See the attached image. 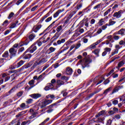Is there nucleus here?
<instances>
[{
  "label": "nucleus",
  "mask_w": 125,
  "mask_h": 125,
  "mask_svg": "<svg viewBox=\"0 0 125 125\" xmlns=\"http://www.w3.org/2000/svg\"><path fill=\"white\" fill-rule=\"evenodd\" d=\"M95 23V20L94 19H92L90 21V24L91 25H93V24H94Z\"/></svg>",
  "instance_id": "774afa93"
},
{
  "label": "nucleus",
  "mask_w": 125,
  "mask_h": 125,
  "mask_svg": "<svg viewBox=\"0 0 125 125\" xmlns=\"http://www.w3.org/2000/svg\"><path fill=\"white\" fill-rule=\"evenodd\" d=\"M39 113L38 112H33L32 113V116H30V119H33V118H35L36 117V115H38Z\"/></svg>",
  "instance_id": "ea45409f"
},
{
  "label": "nucleus",
  "mask_w": 125,
  "mask_h": 125,
  "mask_svg": "<svg viewBox=\"0 0 125 125\" xmlns=\"http://www.w3.org/2000/svg\"><path fill=\"white\" fill-rule=\"evenodd\" d=\"M111 50H112V49H111L110 48L106 47L105 48H104V51L106 52H110Z\"/></svg>",
  "instance_id": "864d4df0"
},
{
  "label": "nucleus",
  "mask_w": 125,
  "mask_h": 125,
  "mask_svg": "<svg viewBox=\"0 0 125 125\" xmlns=\"http://www.w3.org/2000/svg\"><path fill=\"white\" fill-rule=\"evenodd\" d=\"M118 102H119L118 101V100H114L112 102V104H113V105H117Z\"/></svg>",
  "instance_id": "69168bd1"
},
{
  "label": "nucleus",
  "mask_w": 125,
  "mask_h": 125,
  "mask_svg": "<svg viewBox=\"0 0 125 125\" xmlns=\"http://www.w3.org/2000/svg\"><path fill=\"white\" fill-rule=\"evenodd\" d=\"M70 34H72V30H69L68 31H66L65 32L64 34L65 36H68L69 35H70Z\"/></svg>",
  "instance_id": "58836bf2"
},
{
  "label": "nucleus",
  "mask_w": 125,
  "mask_h": 125,
  "mask_svg": "<svg viewBox=\"0 0 125 125\" xmlns=\"http://www.w3.org/2000/svg\"><path fill=\"white\" fill-rule=\"evenodd\" d=\"M61 80L62 81H68L69 78L65 76H63L61 77Z\"/></svg>",
  "instance_id": "37998d69"
},
{
  "label": "nucleus",
  "mask_w": 125,
  "mask_h": 125,
  "mask_svg": "<svg viewBox=\"0 0 125 125\" xmlns=\"http://www.w3.org/2000/svg\"><path fill=\"white\" fill-rule=\"evenodd\" d=\"M120 36L118 35H114L113 36V39L115 41H118V40H120Z\"/></svg>",
  "instance_id": "c03bdc74"
},
{
  "label": "nucleus",
  "mask_w": 125,
  "mask_h": 125,
  "mask_svg": "<svg viewBox=\"0 0 125 125\" xmlns=\"http://www.w3.org/2000/svg\"><path fill=\"white\" fill-rule=\"evenodd\" d=\"M57 85H59V86H61V85H63V84L65 83V82L60 80H59L57 81Z\"/></svg>",
  "instance_id": "dca6fc26"
},
{
  "label": "nucleus",
  "mask_w": 125,
  "mask_h": 125,
  "mask_svg": "<svg viewBox=\"0 0 125 125\" xmlns=\"http://www.w3.org/2000/svg\"><path fill=\"white\" fill-rule=\"evenodd\" d=\"M33 101H34V100L32 99H27L26 101V103L27 104H32V103H33Z\"/></svg>",
  "instance_id": "393cba45"
},
{
  "label": "nucleus",
  "mask_w": 125,
  "mask_h": 125,
  "mask_svg": "<svg viewBox=\"0 0 125 125\" xmlns=\"http://www.w3.org/2000/svg\"><path fill=\"white\" fill-rule=\"evenodd\" d=\"M101 6V4H99L97 5L96 6H94L93 9H97V8H100Z\"/></svg>",
  "instance_id": "4d7b16f0"
},
{
  "label": "nucleus",
  "mask_w": 125,
  "mask_h": 125,
  "mask_svg": "<svg viewBox=\"0 0 125 125\" xmlns=\"http://www.w3.org/2000/svg\"><path fill=\"white\" fill-rule=\"evenodd\" d=\"M65 41L66 40H65V39H62L61 40H58L57 42V43L58 45H59L61 44L62 43H64V42H65Z\"/></svg>",
  "instance_id": "f3484780"
},
{
  "label": "nucleus",
  "mask_w": 125,
  "mask_h": 125,
  "mask_svg": "<svg viewBox=\"0 0 125 125\" xmlns=\"http://www.w3.org/2000/svg\"><path fill=\"white\" fill-rule=\"evenodd\" d=\"M51 20H52V17H50L48 18L47 19H46L45 20V21L46 22V23H48V22H50Z\"/></svg>",
  "instance_id": "a19ab883"
},
{
  "label": "nucleus",
  "mask_w": 125,
  "mask_h": 125,
  "mask_svg": "<svg viewBox=\"0 0 125 125\" xmlns=\"http://www.w3.org/2000/svg\"><path fill=\"white\" fill-rule=\"evenodd\" d=\"M16 27V23H12L10 25V29H13Z\"/></svg>",
  "instance_id": "09e8293b"
},
{
  "label": "nucleus",
  "mask_w": 125,
  "mask_h": 125,
  "mask_svg": "<svg viewBox=\"0 0 125 125\" xmlns=\"http://www.w3.org/2000/svg\"><path fill=\"white\" fill-rule=\"evenodd\" d=\"M119 52V50L115 49L113 50L112 52L111 53V56H114L115 54H118Z\"/></svg>",
  "instance_id": "412c9836"
},
{
  "label": "nucleus",
  "mask_w": 125,
  "mask_h": 125,
  "mask_svg": "<svg viewBox=\"0 0 125 125\" xmlns=\"http://www.w3.org/2000/svg\"><path fill=\"white\" fill-rule=\"evenodd\" d=\"M112 124V120H108L107 121L106 125H111Z\"/></svg>",
  "instance_id": "680f3d73"
},
{
  "label": "nucleus",
  "mask_w": 125,
  "mask_h": 125,
  "mask_svg": "<svg viewBox=\"0 0 125 125\" xmlns=\"http://www.w3.org/2000/svg\"><path fill=\"white\" fill-rule=\"evenodd\" d=\"M37 42L38 45L41 46L42 43H45V40H44V38H40Z\"/></svg>",
  "instance_id": "9b49d317"
},
{
  "label": "nucleus",
  "mask_w": 125,
  "mask_h": 125,
  "mask_svg": "<svg viewBox=\"0 0 125 125\" xmlns=\"http://www.w3.org/2000/svg\"><path fill=\"white\" fill-rule=\"evenodd\" d=\"M17 88H18V87L17 86L13 87L10 91H9V93H12V92H13V91H14V90H15L16 89H17Z\"/></svg>",
  "instance_id": "7c9ffc66"
},
{
  "label": "nucleus",
  "mask_w": 125,
  "mask_h": 125,
  "mask_svg": "<svg viewBox=\"0 0 125 125\" xmlns=\"http://www.w3.org/2000/svg\"><path fill=\"white\" fill-rule=\"evenodd\" d=\"M22 94H23V92L21 91L17 93V96H18V97H21Z\"/></svg>",
  "instance_id": "3c124183"
},
{
  "label": "nucleus",
  "mask_w": 125,
  "mask_h": 125,
  "mask_svg": "<svg viewBox=\"0 0 125 125\" xmlns=\"http://www.w3.org/2000/svg\"><path fill=\"white\" fill-rule=\"evenodd\" d=\"M39 62L36 61L34 64H33V67H36L38 65H40Z\"/></svg>",
  "instance_id": "13d9d810"
},
{
  "label": "nucleus",
  "mask_w": 125,
  "mask_h": 125,
  "mask_svg": "<svg viewBox=\"0 0 125 125\" xmlns=\"http://www.w3.org/2000/svg\"><path fill=\"white\" fill-rule=\"evenodd\" d=\"M118 35H121V36H125V29H121L118 31Z\"/></svg>",
  "instance_id": "4468645a"
},
{
  "label": "nucleus",
  "mask_w": 125,
  "mask_h": 125,
  "mask_svg": "<svg viewBox=\"0 0 125 125\" xmlns=\"http://www.w3.org/2000/svg\"><path fill=\"white\" fill-rule=\"evenodd\" d=\"M56 48H54L53 47H50L49 48V50L50 51V52L49 53H52V52H54V51H55Z\"/></svg>",
  "instance_id": "bb28decb"
},
{
  "label": "nucleus",
  "mask_w": 125,
  "mask_h": 125,
  "mask_svg": "<svg viewBox=\"0 0 125 125\" xmlns=\"http://www.w3.org/2000/svg\"><path fill=\"white\" fill-rule=\"evenodd\" d=\"M44 89L46 90V91L50 90V89H54V84L48 83L47 84V86L44 87Z\"/></svg>",
  "instance_id": "39448f33"
},
{
  "label": "nucleus",
  "mask_w": 125,
  "mask_h": 125,
  "mask_svg": "<svg viewBox=\"0 0 125 125\" xmlns=\"http://www.w3.org/2000/svg\"><path fill=\"white\" fill-rule=\"evenodd\" d=\"M30 97L33 98V99H38L40 97H42V95L39 93H34L29 95Z\"/></svg>",
  "instance_id": "6e6552de"
},
{
  "label": "nucleus",
  "mask_w": 125,
  "mask_h": 125,
  "mask_svg": "<svg viewBox=\"0 0 125 125\" xmlns=\"http://www.w3.org/2000/svg\"><path fill=\"white\" fill-rule=\"evenodd\" d=\"M82 62L81 65L83 69L86 68V67H89V63H91V60L89 59H84L80 61Z\"/></svg>",
  "instance_id": "f03ea898"
},
{
  "label": "nucleus",
  "mask_w": 125,
  "mask_h": 125,
  "mask_svg": "<svg viewBox=\"0 0 125 125\" xmlns=\"http://www.w3.org/2000/svg\"><path fill=\"white\" fill-rule=\"evenodd\" d=\"M35 38H36V35L34 34H30L29 36L30 41H32Z\"/></svg>",
  "instance_id": "b1692460"
},
{
  "label": "nucleus",
  "mask_w": 125,
  "mask_h": 125,
  "mask_svg": "<svg viewBox=\"0 0 125 125\" xmlns=\"http://www.w3.org/2000/svg\"><path fill=\"white\" fill-rule=\"evenodd\" d=\"M110 42L109 40H106L104 42H102L103 44L105 43V44H106V45H108V44H109V43H110Z\"/></svg>",
  "instance_id": "e2e57ef3"
},
{
  "label": "nucleus",
  "mask_w": 125,
  "mask_h": 125,
  "mask_svg": "<svg viewBox=\"0 0 125 125\" xmlns=\"http://www.w3.org/2000/svg\"><path fill=\"white\" fill-rule=\"evenodd\" d=\"M125 64V61H121L118 63V65L116 67V68H117V69L119 70L120 69V68H121V67H123V65H124Z\"/></svg>",
  "instance_id": "ddd939ff"
},
{
  "label": "nucleus",
  "mask_w": 125,
  "mask_h": 125,
  "mask_svg": "<svg viewBox=\"0 0 125 125\" xmlns=\"http://www.w3.org/2000/svg\"><path fill=\"white\" fill-rule=\"evenodd\" d=\"M45 102H46L47 105H48L51 103H52V100H45Z\"/></svg>",
  "instance_id": "49530a36"
},
{
  "label": "nucleus",
  "mask_w": 125,
  "mask_h": 125,
  "mask_svg": "<svg viewBox=\"0 0 125 125\" xmlns=\"http://www.w3.org/2000/svg\"><path fill=\"white\" fill-rule=\"evenodd\" d=\"M65 72L67 75H72L73 74V69L68 66L66 67Z\"/></svg>",
  "instance_id": "f8f14e48"
},
{
  "label": "nucleus",
  "mask_w": 125,
  "mask_h": 125,
  "mask_svg": "<svg viewBox=\"0 0 125 125\" xmlns=\"http://www.w3.org/2000/svg\"><path fill=\"white\" fill-rule=\"evenodd\" d=\"M9 51L12 56H15L16 53H17V50L14 48H11Z\"/></svg>",
  "instance_id": "1a4fd4ad"
},
{
  "label": "nucleus",
  "mask_w": 125,
  "mask_h": 125,
  "mask_svg": "<svg viewBox=\"0 0 125 125\" xmlns=\"http://www.w3.org/2000/svg\"><path fill=\"white\" fill-rule=\"evenodd\" d=\"M42 24H38L34 26L33 28V32H35V33H37L40 30V29L42 28Z\"/></svg>",
  "instance_id": "9d476101"
},
{
  "label": "nucleus",
  "mask_w": 125,
  "mask_h": 125,
  "mask_svg": "<svg viewBox=\"0 0 125 125\" xmlns=\"http://www.w3.org/2000/svg\"><path fill=\"white\" fill-rule=\"evenodd\" d=\"M123 88H124L123 85L116 86L113 89L112 93H116V92H118L119 90H121V89H123Z\"/></svg>",
  "instance_id": "0eeeda50"
},
{
  "label": "nucleus",
  "mask_w": 125,
  "mask_h": 125,
  "mask_svg": "<svg viewBox=\"0 0 125 125\" xmlns=\"http://www.w3.org/2000/svg\"><path fill=\"white\" fill-rule=\"evenodd\" d=\"M119 44L120 45H125V38H124V40H121L120 41Z\"/></svg>",
  "instance_id": "72a5a7b5"
},
{
  "label": "nucleus",
  "mask_w": 125,
  "mask_h": 125,
  "mask_svg": "<svg viewBox=\"0 0 125 125\" xmlns=\"http://www.w3.org/2000/svg\"><path fill=\"white\" fill-rule=\"evenodd\" d=\"M14 15H15L14 13H13V12H11V13H10V14L9 15V16L8 17V19H12L13 17H14Z\"/></svg>",
  "instance_id": "473e14b6"
},
{
  "label": "nucleus",
  "mask_w": 125,
  "mask_h": 125,
  "mask_svg": "<svg viewBox=\"0 0 125 125\" xmlns=\"http://www.w3.org/2000/svg\"><path fill=\"white\" fill-rule=\"evenodd\" d=\"M49 97L51 98V99H53V98H55V97L54 96V95H51V94L48 95V96L47 97V98H49Z\"/></svg>",
  "instance_id": "603ef678"
},
{
  "label": "nucleus",
  "mask_w": 125,
  "mask_h": 125,
  "mask_svg": "<svg viewBox=\"0 0 125 125\" xmlns=\"http://www.w3.org/2000/svg\"><path fill=\"white\" fill-rule=\"evenodd\" d=\"M37 43H33L29 48V52L30 53H33V52H35L36 50H37V46L36 44Z\"/></svg>",
  "instance_id": "423d86ee"
},
{
  "label": "nucleus",
  "mask_w": 125,
  "mask_h": 125,
  "mask_svg": "<svg viewBox=\"0 0 125 125\" xmlns=\"http://www.w3.org/2000/svg\"><path fill=\"white\" fill-rule=\"evenodd\" d=\"M32 66V64L30 63H27L26 65H25V69H28V68H30Z\"/></svg>",
  "instance_id": "052dcab7"
},
{
  "label": "nucleus",
  "mask_w": 125,
  "mask_h": 125,
  "mask_svg": "<svg viewBox=\"0 0 125 125\" xmlns=\"http://www.w3.org/2000/svg\"><path fill=\"white\" fill-rule=\"evenodd\" d=\"M106 39L107 41H109V42H112V41H113V36H112V35H109L106 37Z\"/></svg>",
  "instance_id": "c9c22d12"
},
{
  "label": "nucleus",
  "mask_w": 125,
  "mask_h": 125,
  "mask_svg": "<svg viewBox=\"0 0 125 125\" xmlns=\"http://www.w3.org/2000/svg\"><path fill=\"white\" fill-rule=\"evenodd\" d=\"M110 12H111V8L108 9L106 11H105L104 14V16H106V15H108V14H109Z\"/></svg>",
  "instance_id": "4c0bfd02"
},
{
  "label": "nucleus",
  "mask_w": 125,
  "mask_h": 125,
  "mask_svg": "<svg viewBox=\"0 0 125 125\" xmlns=\"http://www.w3.org/2000/svg\"><path fill=\"white\" fill-rule=\"evenodd\" d=\"M114 69L111 70L108 74L106 75V77H109L110 75H112L114 73Z\"/></svg>",
  "instance_id": "6e6d98bb"
},
{
  "label": "nucleus",
  "mask_w": 125,
  "mask_h": 125,
  "mask_svg": "<svg viewBox=\"0 0 125 125\" xmlns=\"http://www.w3.org/2000/svg\"><path fill=\"white\" fill-rule=\"evenodd\" d=\"M47 104H46V103L45 101H44L42 103V104L41 105V108H44V107H45Z\"/></svg>",
  "instance_id": "f704fd0d"
},
{
  "label": "nucleus",
  "mask_w": 125,
  "mask_h": 125,
  "mask_svg": "<svg viewBox=\"0 0 125 125\" xmlns=\"http://www.w3.org/2000/svg\"><path fill=\"white\" fill-rule=\"evenodd\" d=\"M2 57H3L4 58H7V57H8V56H9V54L8 53V51H5L4 52V53H3V54L2 55Z\"/></svg>",
  "instance_id": "6ab92c4d"
},
{
  "label": "nucleus",
  "mask_w": 125,
  "mask_h": 125,
  "mask_svg": "<svg viewBox=\"0 0 125 125\" xmlns=\"http://www.w3.org/2000/svg\"><path fill=\"white\" fill-rule=\"evenodd\" d=\"M96 118H97V119L94 122L97 124L102 123V122L105 121V111H100L96 115Z\"/></svg>",
  "instance_id": "f257e3e1"
},
{
  "label": "nucleus",
  "mask_w": 125,
  "mask_h": 125,
  "mask_svg": "<svg viewBox=\"0 0 125 125\" xmlns=\"http://www.w3.org/2000/svg\"><path fill=\"white\" fill-rule=\"evenodd\" d=\"M113 111L114 113H118V112H119V109H118V108L114 107L113 108Z\"/></svg>",
  "instance_id": "338daca9"
},
{
  "label": "nucleus",
  "mask_w": 125,
  "mask_h": 125,
  "mask_svg": "<svg viewBox=\"0 0 125 125\" xmlns=\"http://www.w3.org/2000/svg\"><path fill=\"white\" fill-rule=\"evenodd\" d=\"M123 14V11L120 10L117 12H115L112 15L113 17L114 18H116L117 19H119V18H121L122 17V15Z\"/></svg>",
  "instance_id": "20e7f679"
},
{
  "label": "nucleus",
  "mask_w": 125,
  "mask_h": 125,
  "mask_svg": "<svg viewBox=\"0 0 125 125\" xmlns=\"http://www.w3.org/2000/svg\"><path fill=\"white\" fill-rule=\"evenodd\" d=\"M104 23H105V21H104V19H101L98 22L99 26H102V25H103Z\"/></svg>",
  "instance_id": "5701e85b"
},
{
  "label": "nucleus",
  "mask_w": 125,
  "mask_h": 125,
  "mask_svg": "<svg viewBox=\"0 0 125 125\" xmlns=\"http://www.w3.org/2000/svg\"><path fill=\"white\" fill-rule=\"evenodd\" d=\"M31 57H32V55L31 54H27L23 57V58L24 59H30Z\"/></svg>",
  "instance_id": "4be33fe9"
},
{
  "label": "nucleus",
  "mask_w": 125,
  "mask_h": 125,
  "mask_svg": "<svg viewBox=\"0 0 125 125\" xmlns=\"http://www.w3.org/2000/svg\"><path fill=\"white\" fill-rule=\"evenodd\" d=\"M46 61H47L46 60V59L43 58L39 61V63L40 64H44V63H45V62H46Z\"/></svg>",
  "instance_id": "cd10ccee"
},
{
  "label": "nucleus",
  "mask_w": 125,
  "mask_h": 125,
  "mask_svg": "<svg viewBox=\"0 0 125 125\" xmlns=\"http://www.w3.org/2000/svg\"><path fill=\"white\" fill-rule=\"evenodd\" d=\"M62 29L63 28H62V25H60L58 26L56 28V31H57V33H59V32H60V31H62Z\"/></svg>",
  "instance_id": "2f4dec72"
},
{
  "label": "nucleus",
  "mask_w": 125,
  "mask_h": 125,
  "mask_svg": "<svg viewBox=\"0 0 125 125\" xmlns=\"http://www.w3.org/2000/svg\"><path fill=\"white\" fill-rule=\"evenodd\" d=\"M114 24H116L115 21H113L112 19L109 20V24H108V26H113Z\"/></svg>",
  "instance_id": "a211bd4d"
},
{
  "label": "nucleus",
  "mask_w": 125,
  "mask_h": 125,
  "mask_svg": "<svg viewBox=\"0 0 125 125\" xmlns=\"http://www.w3.org/2000/svg\"><path fill=\"white\" fill-rule=\"evenodd\" d=\"M48 16H49V13H48L47 14H46L45 16H44L42 19V21H44V20L45 19H46V18H47L48 17Z\"/></svg>",
  "instance_id": "e433bc0d"
},
{
  "label": "nucleus",
  "mask_w": 125,
  "mask_h": 125,
  "mask_svg": "<svg viewBox=\"0 0 125 125\" xmlns=\"http://www.w3.org/2000/svg\"><path fill=\"white\" fill-rule=\"evenodd\" d=\"M107 26H108V24L106 23L104 25L102 26L101 29H102V30H106V29H107Z\"/></svg>",
  "instance_id": "8fccbe9b"
},
{
  "label": "nucleus",
  "mask_w": 125,
  "mask_h": 125,
  "mask_svg": "<svg viewBox=\"0 0 125 125\" xmlns=\"http://www.w3.org/2000/svg\"><path fill=\"white\" fill-rule=\"evenodd\" d=\"M101 33H102V29L101 28H99L97 32V33L98 35H99V34H101Z\"/></svg>",
  "instance_id": "bf43d9fd"
},
{
  "label": "nucleus",
  "mask_w": 125,
  "mask_h": 125,
  "mask_svg": "<svg viewBox=\"0 0 125 125\" xmlns=\"http://www.w3.org/2000/svg\"><path fill=\"white\" fill-rule=\"evenodd\" d=\"M24 47H21L19 49L18 53H21V52H23V51H24Z\"/></svg>",
  "instance_id": "5fc2aeb1"
},
{
  "label": "nucleus",
  "mask_w": 125,
  "mask_h": 125,
  "mask_svg": "<svg viewBox=\"0 0 125 125\" xmlns=\"http://www.w3.org/2000/svg\"><path fill=\"white\" fill-rule=\"evenodd\" d=\"M111 87H109L108 88L106 89L104 92V94H105V95H107V94L108 92H110L111 91Z\"/></svg>",
  "instance_id": "c85d7f7f"
},
{
  "label": "nucleus",
  "mask_w": 125,
  "mask_h": 125,
  "mask_svg": "<svg viewBox=\"0 0 125 125\" xmlns=\"http://www.w3.org/2000/svg\"><path fill=\"white\" fill-rule=\"evenodd\" d=\"M98 44V42H95L90 46V49H94L96 47V45Z\"/></svg>",
  "instance_id": "aec40b11"
},
{
  "label": "nucleus",
  "mask_w": 125,
  "mask_h": 125,
  "mask_svg": "<svg viewBox=\"0 0 125 125\" xmlns=\"http://www.w3.org/2000/svg\"><path fill=\"white\" fill-rule=\"evenodd\" d=\"M23 64H24V61L21 60L19 62H18L17 64L14 66H11L10 69H11V70H13L14 69L19 68L20 67H21V66H22Z\"/></svg>",
  "instance_id": "7ed1b4c3"
},
{
  "label": "nucleus",
  "mask_w": 125,
  "mask_h": 125,
  "mask_svg": "<svg viewBox=\"0 0 125 125\" xmlns=\"http://www.w3.org/2000/svg\"><path fill=\"white\" fill-rule=\"evenodd\" d=\"M70 20V18H67L66 19V20H65V21H64V26L67 25V24L69 23V21Z\"/></svg>",
  "instance_id": "a18cd8bd"
},
{
  "label": "nucleus",
  "mask_w": 125,
  "mask_h": 125,
  "mask_svg": "<svg viewBox=\"0 0 125 125\" xmlns=\"http://www.w3.org/2000/svg\"><path fill=\"white\" fill-rule=\"evenodd\" d=\"M35 83V80H32L28 82L29 85H33Z\"/></svg>",
  "instance_id": "79ce46f5"
},
{
  "label": "nucleus",
  "mask_w": 125,
  "mask_h": 125,
  "mask_svg": "<svg viewBox=\"0 0 125 125\" xmlns=\"http://www.w3.org/2000/svg\"><path fill=\"white\" fill-rule=\"evenodd\" d=\"M100 51V50L99 49H96L93 51V53L96 55V56H99V52Z\"/></svg>",
  "instance_id": "a878e982"
},
{
  "label": "nucleus",
  "mask_w": 125,
  "mask_h": 125,
  "mask_svg": "<svg viewBox=\"0 0 125 125\" xmlns=\"http://www.w3.org/2000/svg\"><path fill=\"white\" fill-rule=\"evenodd\" d=\"M20 107L22 109H26V104L25 103H22L20 105Z\"/></svg>",
  "instance_id": "c756f323"
},
{
  "label": "nucleus",
  "mask_w": 125,
  "mask_h": 125,
  "mask_svg": "<svg viewBox=\"0 0 125 125\" xmlns=\"http://www.w3.org/2000/svg\"><path fill=\"white\" fill-rule=\"evenodd\" d=\"M63 11L61 10H58L53 15V17L54 18H56V17H57L58 16V15H59V14H60V13H61V12H62Z\"/></svg>",
  "instance_id": "2eb2a0df"
},
{
  "label": "nucleus",
  "mask_w": 125,
  "mask_h": 125,
  "mask_svg": "<svg viewBox=\"0 0 125 125\" xmlns=\"http://www.w3.org/2000/svg\"><path fill=\"white\" fill-rule=\"evenodd\" d=\"M2 26H7L8 25V20H6L2 24Z\"/></svg>",
  "instance_id": "de8ad7c7"
},
{
  "label": "nucleus",
  "mask_w": 125,
  "mask_h": 125,
  "mask_svg": "<svg viewBox=\"0 0 125 125\" xmlns=\"http://www.w3.org/2000/svg\"><path fill=\"white\" fill-rule=\"evenodd\" d=\"M28 123H29L28 121H24L21 123V125H26Z\"/></svg>",
  "instance_id": "0e129e2a"
}]
</instances>
